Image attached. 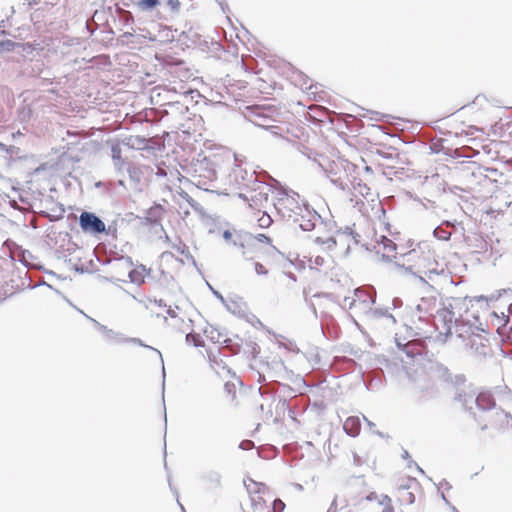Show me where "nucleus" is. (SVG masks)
Instances as JSON below:
<instances>
[{"instance_id":"nucleus-12","label":"nucleus","mask_w":512,"mask_h":512,"mask_svg":"<svg viewBox=\"0 0 512 512\" xmlns=\"http://www.w3.org/2000/svg\"><path fill=\"white\" fill-rule=\"evenodd\" d=\"M454 399L459 402L462 407L469 411L471 415H473L474 419L481 424V420L477 417L476 413L473 411L474 406H476L477 402V394L474 391H465L463 389H457Z\"/></svg>"},{"instance_id":"nucleus-4","label":"nucleus","mask_w":512,"mask_h":512,"mask_svg":"<svg viewBox=\"0 0 512 512\" xmlns=\"http://www.w3.org/2000/svg\"><path fill=\"white\" fill-rule=\"evenodd\" d=\"M226 180L229 186L247 192L252 186L257 184L259 177L255 171H248L242 165L234 162Z\"/></svg>"},{"instance_id":"nucleus-19","label":"nucleus","mask_w":512,"mask_h":512,"mask_svg":"<svg viewBox=\"0 0 512 512\" xmlns=\"http://www.w3.org/2000/svg\"><path fill=\"white\" fill-rule=\"evenodd\" d=\"M148 140L139 135H131L122 140V144L130 149L143 150L147 148Z\"/></svg>"},{"instance_id":"nucleus-23","label":"nucleus","mask_w":512,"mask_h":512,"mask_svg":"<svg viewBox=\"0 0 512 512\" xmlns=\"http://www.w3.org/2000/svg\"><path fill=\"white\" fill-rule=\"evenodd\" d=\"M244 485L249 494H261L267 489L264 483L256 482L251 478L244 479Z\"/></svg>"},{"instance_id":"nucleus-32","label":"nucleus","mask_w":512,"mask_h":512,"mask_svg":"<svg viewBox=\"0 0 512 512\" xmlns=\"http://www.w3.org/2000/svg\"><path fill=\"white\" fill-rule=\"evenodd\" d=\"M399 492L401 493L402 500L406 503L413 504L415 502V495L408 491V486H401Z\"/></svg>"},{"instance_id":"nucleus-17","label":"nucleus","mask_w":512,"mask_h":512,"mask_svg":"<svg viewBox=\"0 0 512 512\" xmlns=\"http://www.w3.org/2000/svg\"><path fill=\"white\" fill-rule=\"evenodd\" d=\"M253 115H254V119L252 120V122L256 126L267 129V130L271 131L273 134H277L276 130H278L279 127L276 125L270 124V122L273 121L270 117H268L265 114H263L262 112H258V111H255L253 113Z\"/></svg>"},{"instance_id":"nucleus-46","label":"nucleus","mask_w":512,"mask_h":512,"mask_svg":"<svg viewBox=\"0 0 512 512\" xmlns=\"http://www.w3.org/2000/svg\"><path fill=\"white\" fill-rule=\"evenodd\" d=\"M328 177L330 178L331 182L334 185H336L337 187H339L342 190L345 189L346 184L344 183V181L340 177H331L330 175H328Z\"/></svg>"},{"instance_id":"nucleus-24","label":"nucleus","mask_w":512,"mask_h":512,"mask_svg":"<svg viewBox=\"0 0 512 512\" xmlns=\"http://www.w3.org/2000/svg\"><path fill=\"white\" fill-rule=\"evenodd\" d=\"M161 210L160 206H154L151 207L149 210H147V216L144 218V223L146 225H161L160 224V215H158V212Z\"/></svg>"},{"instance_id":"nucleus-40","label":"nucleus","mask_w":512,"mask_h":512,"mask_svg":"<svg viewBox=\"0 0 512 512\" xmlns=\"http://www.w3.org/2000/svg\"><path fill=\"white\" fill-rule=\"evenodd\" d=\"M437 372L439 373V376L442 377L445 381H448L450 378V373L447 367L438 364L437 365Z\"/></svg>"},{"instance_id":"nucleus-57","label":"nucleus","mask_w":512,"mask_h":512,"mask_svg":"<svg viewBox=\"0 0 512 512\" xmlns=\"http://www.w3.org/2000/svg\"><path fill=\"white\" fill-rule=\"evenodd\" d=\"M440 487H445L446 489H451V485L448 481H446L445 479H443L440 484H439Z\"/></svg>"},{"instance_id":"nucleus-7","label":"nucleus","mask_w":512,"mask_h":512,"mask_svg":"<svg viewBox=\"0 0 512 512\" xmlns=\"http://www.w3.org/2000/svg\"><path fill=\"white\" fill-rule=\"evenodd\" d=\"M79 225L83 232L93 235L109 234L111 227L106 229L102 219L93 212L83 211L79 216Z\"/></svg>"},{"instance_id":"nucleus-16","label":"nucleus","mask_w":512,"mask_h":512,"mask_svg":"<svg viewBox=\"0 0 512 512\" xmlns=\"http://www.w3.org/2000/svg\"><path fill=\"white\" fill-rule=\"evenodd\" d=\"M476 408L486 414H489L496 408L495 400L490 392H480L477 394Z\"/></svg>"},{"instance_id":"nucleus-35","label":"nucleus","mask_w":512,"mask_h":512,"mask_svg":"<svg viewBox=\"0 0 512 512\" xmlns=\"http://www.w3.org/2000/svg\"><path fill=\"white\" fill-rule=\"evenodd\" d=\"M377 498H378L377 494L375 492H371L367 496L362 497L359 500L353 501L351 503V505L355 507V506L361 505L363 502H371V501L377 500Z\"/></svg>"},{"instance_id":"nucleus-63","label":"nucleus","mask_w":512,"mask_h":512,"mask_svg":"<svg viewBox=\"0 0 512 512\" xmlns=\"http://www.w3.org/2000/svg\"><path fill=\"white\" fill-rule=\"evenodd\" d=\"M364 420L367 422V425L370 427V429H372L373 427H375V424L373 422H371L370 420H368L365 416H363Z\"/></svg>"},{"instance_id":"nucleus-50","label":"nucleus","mask_w":512,"mask_h":512,"mask_svg":"<svg viewBox=\"0 0 512 512\" xmlns=\"http://www.w3.org/2000/svg\"><path fill=\"white\" fill-rule=\"evenodd\" d=\"M207 285L210 288V290L212 291L213 295L217 299H219L222 304H226V299L223 297V295L219 291L215 290L209 283H207Z\"/></svg>"},{"instance_id":"nucleus-37","label":"nucleus","mask_w":512,"mask_h":512,"mask_svg":"<svg viewBox=\"0 0 512 512\" xmlns=\"http://www.w3.org/2000/svg\"><path fill=\"white\" fill-rule=\"evenodd\" d=\"M129 278L132 283L141 284L144 282V277L138 270H132L129 273Z\"/></svg>"},{"instance_id":"nucleus-45","label":"nucleus","mask_w":512,"mask_h":512,"mask_svg":"<svg viewBox=\"0 0 512 512\" xmlns=\"http://www.w3.org/2000/svg\"><path fill=\"white\" fill-rule=\"evenodd\" d=\"M285 508V504L280 499H275L273 501V512H282Z\"/></svg>"},{"instance_id":"nucleus-22","label":"nucleus","mask_w":512,"mask_h":512,"mask_svg":"<svg viewBox=\"0 0 512 512\" xmlns=\"http://www.w3.org/2000/svg\"><path fill=\"white\" fill-rule=\"evenodd\" d=\"M497 333L502 337L503 342L512 344V323H510L509 317L497 328Z\"/></svg>"},{"instance_id":"nucleus-58","label":"nucleus","mask_w":512,"mask_h":512,"mask_svg":"<svg viewBox=\"0 0 512 512\" xmlns=\"http://www.w3.org/2000/svg\"><path fill=\"white\" fill-rule=\"evenodd\" d=\"M154 303L156 305H158L159 307H166L167 306L165 301L162 300V299H154Z\"/></svg>"},{"instance_id":"nucleus-2","label":"nucleus","mask_w":512,"mask_h":512,"mask_svg":"<svg viewBox=\"0 0 512 512\" xmlns=\"http://www.w3.org/2000/svg\"><path fill=\"white\" fill-rule=\"evenodd\" d=\"M219 160V157L214 154L203 157L198 155L193 159L187 169L191 183L204 191L214 192Z\"/></svg>"},{"instance_id":"nucleus-36","label":"nucleus","mask_w":512,"mask_h":512,"mask_svg":"<svg viewBox=\"0 0 512 512\" xmlns=\"http://www.w3.org/2000/svg\"><path fill=\"white\" fill-rule=\"evenodd\" d=\"M340 237H351L354 244H358L360 235L354 232L350 227H346Z\"/></svg>"},{"instance_id":"nucleus-29","label":"nucleus","mask_w":512,"mask_h":512,"mask_svg":"<svg viewBox=\"0 0 512 512\" xmlns=\"http://www.w3.org/2000/svg\"><path fill=\"white\" fill-rule=\"evenodd\" d=\"M433 235H434V237H436L437 239L442 240V241H448L451 238V232L446 230L442 224L437 226L433 230Z\"/></svg>"},{"instance_id":"nucleus-56","label":"nucleus","mask_w":512,"mask_h":512,"mask_svg":"<svg viewBox=\"0 0 512 512\" xmlns=\"http://www.w3.org/2000/svg\"><path fill=\"white\" fill-rule=\"evenodd\" d=\"M166 313L171 317V318H176L177 317V313H176V310L173 309L172 307H168Z\"/></svg>"},{"instance_id":"nucleus-3","label":"nucleus","mask_w":512,"mask_h":512,"mask_svg":"<svg viewBox=\"0 0 512 512\" xmlns=\"http://www.w3.org/2000/svg\"><path fill=\"white\" fill-rule=\"evenodd\" d=\"M270 192H272V187L259 180L247 192H239L238 197L249 202L251 208L260 210L261 208H267L269 204L273 203L270 201Z\"/></svg>"},{"instance_id":"nucleus-27","label":"nucleus","mask_w":512,"mask_h":512,"mask_svg":"<svg viewBox=\"0 0 512 512\" xmlns=\"http://www.w3.org/2000/svg\"><path fill=\"white\" fill-rule=\"evenodd\" d=\"M340 240L341 239H339V241ZM314 241L319 245H323L324 249L327 251L333 250L338 244V240L334 237H328L326 239H323L322 237H316Z\"/></svg>"},{"instance_id":"nucleus-61","label":"nucleus","mask_w":512,"mask_h":512,"mask_svg":"<svg viewBox=\"0 0 512 512\" xmlns=\"http://www.w3.org/2000/svg\"><path fill=\"white\" fill-rule=\"evenodd\" d=\"M382 497H383V500L380 501V504L383 505V504H389L390 503L391 499L387 495H383Z\"/></svg>"},{"instance_id":"nucleus-6","label":"nucleus","mask_w":512,"mask_h":512,"mask_svg":"<svg viewBox=\"0 0 512 512\" xmlns=\"http://www.w3.org/2000/svg\"><path fill=\"white\" fill-rule=\"evenodd\" d=\"M235 247L241 249L242 257L247 260L256 258L257 245L254 243V235L246 231H235V237L232 241Z\"/></svg>"},{"instance_id":"nucleus-47","label":"nucleus","mask_w":512,"mask_h":512,"mask_svg":"<svg viewBox=\"0 0 512 512\" xmlns=\"http://www.w3.org/2000/svg\"><path fill=\"white\" fill-rule=\"evenodd\" d=\"M254 447V443L251 440H243L239 443V449L250 450Z\"/></svg>"},{"instance_id":"nucleus-39","label":"nucleus","mask_w":512,"mask_h":512,"mask_svg":"<svg viewBox=\"0 0 512 512\" xmlns=\"http://www.w3.org/2000/svg\"><path fill=\"white\" fill-rule=\"evenodd\" d=\"M258 223H259V226H260L261 228H267V227H269V226L271 225V223H272V219H271V217H270L268 214L264 213V214H263V215L258 219Z\"/></svg>"},{"instance_id":"nucleus-25","label":"nucleus","mask_w":512,"mask_h":512,"mask_svg":"<svg viewBox=\"0 0 512 512\" xmlns=\"http://www.w3.org/2000/svg\"><path fill=\"white\" fill-rule=\"evenodd\" d=\"M89 320L94 324V326L100 331L102 332L105 337L108 339V340H115L117 342H120L118 340V337L120 336L119 333L113 331L112 329H109L108 327H106L105 325H102L101 323H99L97 320L93 319V318H89Z\"/></svg>"},{"instance_id":"nucleus-55","label":"nucleus","mask_w":512,"mask_h":512,"mask_svg":"<svg viewBox=\"0 0 512 512\" xmlns=\"http://www.w3.org/2000/svg\"><path fill=\"white\" fill-rule=\"evenodd\" d=\"M412 465H414L416 467V469L421 473V474H425L424 470L414 461H409L408 463V467H412Z\"/></svg>"},{"instance_id":"nucleus-41","label":"nucleus","mask_w":512,"mask_h":512,"mask_svg":"<svg viewBox=\"0 0 512 512\" xmlns=\"http://www.w3.org/2000/svg\"><path fill=\"white\" fill-rule=\"evenodd\" d=\"M368 113L372 114L373 116L370 117L371 120L375 121H387V118L390 117L388 114H383L376 111H368Z\"/></svg>"},{"instance_id":"nucleus-54","label":"nucleus","mask_w":512,"mask_h":512,"mask_svg":"<svg viewBox=\"0 0 512 512\" xmlns=\"http://www.w3.org/2000/svg\"><path fill=\"white\" fill-rule=\"evenodd\" d=\"M392 305H393V308H398V307H401L402 306V300L400 298H394L392 300Z\"/></svg>"},{"instance_id":"nucleus-15","label":"nucleus","mask_w":512,"mask_h":512,"mask_svg":"<svg viewBox=\"0 0 512 512\" xmlns=\"http://www.w3.org/2000/svg\"><path fill=\"white\" fill-rule=\"evenodd\" d=\"M366 316L370 320L384 319L386 326H393L396 324V319L391 313H389V308H370L369 311L366 312Z\"/></svg>"},{"instance_id":"nucleus-44","label":"nucleus","mask_w":512,"mask_h":512,"mask_svg":"<svg viewBox=\"0 0 512 512\" xmlns=\"http://www.w3.org/2000/svg\"><path fill=\"white\" fill-rule=\"evenodd\" d=\"M256 241L261 242V243L270 244L271 238L269 236H267L266 234L259 233L257 235H254V243H256Z\"/></svg>"},{"instance_id":"nucleus-9","label":"nucleus","mask_w":512,"mask_h":512,"mask_svg":"<svg viewBox=\"0 0 512 512\" xmlns=\"http://www.w3.org/2000/svg\"><path fill=\"white\" fill-rule=\"evenodd\" d=\"M454 312L449 308H444L437 312L435 316V328L439 332V336H444L443 342L446 341V338L452 334V323L455 322Z\"/></svg>"},{"instance_id":"nucleus-38","label":"nucleus","mask_w":512,"mask_h":512,"mask_svg":"<svg viewBox=\"0 0 512 512\" xmlns=\"http://www.w3.org/2000/svg\"><path fill=\"white\" fill-rule=\"evenodd\" d=\"M17 44L11 40L0 41V52L12 51Z\"/></svg>"},{"instance_id":"nucleus-13","label":"nucleus","mask_w":512,"mask_h":512,"mask_svg":"<svg viewBox=\"0 0 512 512\" xmlns=\"http://www.w3.org/2000/svg\"><path fill=\"white\" fill-rule=\"evenodd\" d=\"M149 169L148 166L140 165L136 163H130L126 167V172L129 176L130 183L133 189L141 191V182L145 175V172Z\"/></svg>"},{"instance_id":"nucleus-62","label":"nucleus","mask_w":512,"mask_h":512,"mask_svg":"<svg viewBox=\"0 0 512 512\" xmlns=\"http://www.w3.org/2000/svg\"><path fill=\"white\" fill-rule=\"evenodd\" d=\"M441 498L442 500L445 502L446 505H448L449 507L452 506V504L450 503V501L446 498L445 494L444 493H441Z\"/></svg>"},{"instance_id":"nucleus-11","label":"nucleus","mask_w":512,"mask_h":512,"mask_svg":"<svg viewBox=\"0 0 512 512\" xmlns=\"http://www.w3.org/2000/svg\"><path fill=\"white\" fill-rule=\"evenodd\" d=\"M293 222L298 223L303 231H312L316 227L317 222L322 223L323 221L322 217L314 209L306 205L305 210L301 214H296L293 217Z\"/></svg>"},{"instance_id":"nucleus-26","label":"nucleus","mask_w":512,"mask_h":512,"mask_svg":"<svg viewBox=\"0 0 512 512\" xmlns=\"http://www.w3.org/2000/svg\"><path fill=\"white\" fill-rule=\"evenodd\" d=\"M172 248L175 249L181 255H183L187 260H190L193 263V265L196 266V261L194 257L191 255L188 246L184 244L181 240L178 241V244H172Z\"/></svg>"},{"instance_id":"nucleus-1","label":"nucleus","mask_w":512,"mask_h":512,"mask_svg":"<svg viewBox=\"0 0 512 512\" xmlns=\"http://www.w3.org/2000/svg\"><path fill=\"white\" fill-rule=\"evenodd\" d=\"M380 242L374 246L376 252L379 254L382 251V259L385 261H392L394 259L395 267L403 274H411L414 277L419 278L423 283H427L426 280L421 276L423 273L421 269L420 256L416 250H410L397 256L396 249L397 245L388 237L381 236Z\"/></svg>"},{"instance_id":"nucleus-59","label":"nucleus","mask_w":512,"mask_h":512,"mask_svg":"<svg viewBox=\"0 0 512 512\" xmlns=\"http://www.w3.org/2000/svg\"><path fill=\"white\" fill-rule=\"evenodd\" d=\"M456 224H457L456 221L452 222V221H449V220H445V221L442 222V225L446 226V227H453Z\"/></svg>"},{"instance_id":"nucleus-60","label":"nucleus","mask_w":512,"mask_h":512,"mask_svg":"<svg viewBox=\"0 0 512 512\" xmlns=\"http://www.w3.org/2000/svg\"><path fill=\"white\" fill-rule=\"evenodd\" d=\"M314 263H315L316 265L321 266V265H323V263H324V259H323L322 257H320V256H317V257L315 258V260H314Z\"/></svg>"},{"instance_id":"nucleus-8","label":"nucleus","mask_w":512,"mask_h":512,"mask_svg":"<svg viewBox=\"0 0 512 512\" xmlns=\"http://www.w3.org/2000/svg\"><path fill=\"white\" fill-rule=\"evenodd\" d=\"M481 423L485 422L481 425V430H486L488 427V424L491 426H494L496 428H505L512 426V416L510 413L504 411L500 407H496L494 410H492L489 414L486 415L485 418L481 419Z\"/></svg>"},{"instance_id":"nucleus-14","label":"nucleus","mask_w":512,"mask_h":512,"mask_svg":"<svg viewBox=\"0 0 512 512\" xmlns=\"http://www.w3.org/2000/svg\"><path fill=\"white\" fill-rule=\"evenodd\" d=\"M111 158L115 171L118 175L123 176L126 167L131 163L122 157V149L119 143L111 144Z\"/></svg>"},{"instance_id":"nucleus-10","label":"nucleus","mask_w":512,"mask_h":512,"mask_svg":"<svg viewBox=\"0 0 512 512\" xmlns=\"http://www.w3.org/2000/svg\"><path fill=\"white\" fill-rule=\"evenodd\" d=\"M465 345L480 359L485 358L490 351L488 339L475 331H471Z\"/></svg>"},{"instance_id":"nucleus-42","label":"nucleus","mask_w":512,"mask_h":512,"mask_svg":"<svg viewBox=\"0 0 512 512\" xmlns=\"http://www.w3.org/2000/svg\"><path fill=\"white\" fill-rule=\"evenodd\" d=\"M181 197L193 208L196 209L199 205L196 200H194L187 192L183 191L181 193Z\"/></svg>"},{"instance_id":"nucleus-33","label":"nucleus","mask_w":512,"mask_h":512,"mask_svg":"<svg viewBox=\"0 0 512 512\" xmlns=\"http://www.w3.org/2000/svg\"><path fill=\"white\" fill-rule=\"evenodd\" d=\"M160 4L159 0H141L138 6L145 11H150Z\"/></svg>"},{"instance_id":"nucleus-64","label":"nucleus","mask_w":512,"mask_h":512,"mask_svg":"<svg viewBox=\"0 0 512 512\" xmlns=\"http://www.w3.org/2000/svg\"><path fill=\"white\" fill-rule=\"evenodd\" d=\"M383 512H394V510L391 506H388L385 508V510Z\"/></svg>"},{"instance_id":"nucleus-53","label":"nucleus","mask_w":512,"mask_h":512,"mask_svg":"<svg viewBox=\"0 0 512 512\" xmlns=\"http://www.w3.org/2000/svg\"><path fill=\"white\" fill-rule=\"evenodd\" d=\"M327 512H337V496L334 497Z\"/></svg>"},{"instance_id":"nucleus-52","label":"nucleus","mask_w":512,"mask_h":512,"mask_svg":"<svg viewBox=\"0 0 512 512\" xmlns=\"http://www.w3.org/2000/svg\"><path fill=\"white\" fill-rule=\"evenodd\" d=\"M222 237H223V239H224V240H226V241H229V240L233 241V239H234V237H235V232H234V233H232V232H231L230 230H228V229H227V230H224V231H223V234H222Z\"/></svg>"},{"instance_id":"nucleus-30","label":"nucleus","mask_w":512,"mask_h":512,"mask_svg":"<svg viewBox=\"0 0 512 512\" xmlns=\"http://www.w3.org/2000/svg\"><path fill=\"white\" fill-rule=\"evenodd\" d=\"M185 339L187 343L193 344L195 347H202L204 345L202 337L197 333H188Z\"/></svg>"},{"instance_id":"nucleus-49","label":"nucleus","mask_w":512,"mask_h":512,"mask_svg":"<svg viewBox=\"0 0 512 512\" xmlns=\"http://www.w3.org/2000/svg\"><path fill=\"white\" fill-rule=\"evenodd\" d=\"M167 5L171 8L173 12H178L180 9L179 0H167Z\"/></svg>"},{"instance_id":"nucleus-21","label":"nucleus","mask_w":512,"mask_h":512,"mask_svg":"<svg viewBox=\"0 0 512 512\" xmlns=\"http://www.w3.org/2000/svg\"><path fill=\"white\" fill-rule=\"evenodd\" d=\"M471 331H474V329L469 322H460L457 319L455 320V332L458 338H461L463 341H467V337L471 334Z\"/></svg>"},{"instance_id":"nucleus-43","label":"nucleus","mask_w":512,"mask_h":512,"mask_svg":"<svg viewBox=\"0 0 512 512\" xmlns=\"http://www.w3.org/2000/svg\"><path fill=\"white\" fill-rule=\"evenodd\" d=\"M0 147L2 150H4L6 153L12 155H18L20 152V148L16 146H6L4 144H0Z\"/></svg>"},{"instance_id":"nucleus-18","label":"nucleus","mask_w":512,"mask_h":512,"mask_svg":"<svg viewBox=\"0 0 512 512\" xmlns=\"http://www.w3.org/2000/svg\"><path fill=\"white\" fill-rule=\"evenodd\" d=\"M344 431L352 437L359 435L361 430V421L357 416L348 417L343 424Z\"/></svg>"},{"instance_id":"nucleus-34","label":"nucleus","mask_w":512,"mask_h":512,"mask_svg":"<svg viewBox=\"0 0 512 512\" xmlns=\"http://www.w3.org/2000/svg\"><path fill=\"white\" fill-rule=\"evenodd\" d=\"M125 341L126 342L135 343V344H138V345H140L142 347H145V348H148V349H151V350L155 351L159 355V357L161 359V362L163 363V358H162L161 352L159 350H157L156 348H153V347H151L149 345L144 344L141 339H139V338H129V339H125Z\"/></svg>"},{"instance_id":"nucleus-5","label":"nucleus","mask_w":512,"mask_h":512,"mask_svg":"<svg viewBox=\"0 0 512 512\" xmlns=\"http://www.w3.org/2000/svg\"><path fill=\"white\" fill-rule=\"evenodd\" d=\"M277 195V202H273L272 205L282 213L283 217H288L289 219L296 214H301L305 210L306 205H309L308 203L301 205L297 200L299 195L295 192H293V195H290L287 191H278Z\"/></svg>"},{"instance_id":"nucleus-48","label":"nucleus","mask_w":512,"mask_h":512,"mask_svg":"<svg viewBox=\"0 0 512 512\" xmlns=\"http://www.w3.org/2000/svg\"><path fill=\"white\" fill-rule=\"evenodd\" d=\"M255 271L258 275H267L268 270L259 262L254 263Z\"/></svg>"},{"instance_id":"nucleus-20","label":"nucleus","mask_w":512,"mask_h":512,"mask_svg":"<svg viewBox=\"0 0 512 512\" xmlns=\"http://www.w3.org/2000/svg\"><path fill=\"white\" fill-rule=\"evenodd\" d=\"M202 480L209 488H219L221 486V474L216 470H210L202 475Z\"/></svg>"},{"instance_id":"nucleus-28","label":"nucleus","mask_w":512,"mask_h":512,"mask_svg":"<svg viewBox=\"0 0 512 512\" xmlns=\"http://www.w3.org/2000/svg\"><path fill=\"white\" fill-rule=\"evenodd\" d=\"M355 296L359 299V301H361L362 303L366 304L369 307L373 305L376 301L374 294L363 292L360 289L355 290Z\"/></svg>"},{"instance_id":"nucleus-51","label":"nucleus","mask_w":512,"mask_h":512,"mask_svg":"<svg viewBox=\"0 0 512 512\" xmlns=\"http://www.w3.org/2000/svg\"><path fill=\"white\" fill-rule=\"evenodd\" d=\"M251 502H252V506L254 507H257V506H261L265 503V501L263 500V498L261 496H257V497H251Z\"/></svg>"},{"instance_id":"nucleus-31","label":"nucleus","mask_w":512,"mask_h":512,"mask_svg":"<svg viewBox=\"0 0 512 512\" xmlns=\"http://www.w3.org/2000/svg\"><path fill=\"white\" fill-rule=\"evenodd\" d=\"M223 305L232 314L241 316V314L243 313V310L241 309V306L239 305V303L234 300H229V301L226 300V304H223Z\"/></svg>"}]
</instances>
